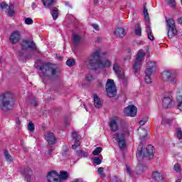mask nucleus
<instances>
[{
    "instance_id": "a211bd4d",
    "label": "nucleus",
    "mask_w": 182,
    "mask_h": 182,
    "mask_svg": "<svg viewBox=\"0 0 182 182\" xmlns=\"http://www.w3.org/2000/svg\"><path fill=\"white\" fill-rule=\"evenodd\" d=\"M117 123H119V117H115L111 119L109 127L112 132H117V130H119V125H117Z\"/></svg>"
},
{
    "instance_id": "ddd939ff",
    "label": "nucleus",
    "mask_w": 182,
    "mask_h": 182,
    "mask_svg": "<svg viewBox=\"0 0 182 182\" xmlns=\"http://www.w3.org/2000/svg\"><path fill=\"white\" fill-rule=\"evenodd\" d=\"M9 41L13 45H15L21 41V31H13L10 36H9Z\"/></svg>"
},
{
    "instance_id": "c03bdc74",
    "label": "nucleus",
    "mask_w": 182,
    "mask_h": 182,
    "mask_svg": "<svg viewBox=\"0 0 182 182\" xmlns=\"http://www.w3.org/2000/svg\"><path fill=\"white\" fill-rule=\"evenodd\" d=\"M1 9H9V6L5 2H2L0 5Z\"/></svg>"
},
{
    "instance_id": "3c124183",
    "label": "nucleus",
    "mask_w": 182,
    "mask_h": 182,
    "mask_svg": "<svg viewBox=\"0 0 182 182\" xmlns=\"http://www.w3.org/2000/svg\"><path fill=\"white\" fill-rule=\"evenodd\" d=\"M92 26L95 29V31L99 29V26L97 24H92Z\"/></svg>"
},
{
    "instance_id": "a878e982",
    "label": "nucleus",
    "mask_w": 182,
    "mask_h": 182,
    "mask_svg": "<svg viewBox=\"0 0 182 182\" xmlns=\"http://www.w3.org/2000/svg\"><path fill=\"white\" fill-rule=\"evenodd\" d=\"M146 33H148V38L150 41H154V36H153V32L151 31V26L150 24L146 25Z\"/></svg>"
},
{
    "instance_id": "e2e57ef3",
    "label": "nucleus",
    "mask_w": 182,
    "mask_h": 182,
    "mask_svg": "<svg viewBox=\"0 0 182 182\" xmlns=\"http://www.w3.org/2000/svg\"><path fill=\"white\" fill-rule=\"evenodd\" d=\"M178 22H179L180 23H182V17L180 18H178Z\"/></svg>"
},
{
    "instance_id": "bf43d9fd",
    "label": "nucleus",
    "mask_w": 182,
    "mask_h": 182,
    "mask_svg": "<svg viewBox=\"0 0 182 182\" xmlns=\"http://www.w3.org/2000/svg\"><path fill=\"white\" fill-rule=\"evenodd\" d=\"M98 86H99L100 87H103V83L99 82V83H98Z\"/></svg>"
},
{
    "instance_id": "412c9836",
    "label": "nucleus",
    "mask_w": 182,
    "mask_h": 182,
    "mask_svg": "<svg viewBox=\"0 0 182 182\" xmlns=\"http://www.w3.org/2000/svg\"><path fill=\"white\" fill-rule=\"evenodd\" d=\"M117 38H124L126 36V31L123 28H118L114 31Z\"/></svg>"
},
{
    "instance_id": "c756f323",
    "label": "nucleus",
    "mask_w": 182,
    "mask_h": 182,
    "mask_svg": "<svg viewBox=\"0 0 182 182\" xmlns=\"http://www.w3.org/2000/svg\"><path fill=\"white\" fill-rule=\"evenodd\" d=\"M62 154L63 157H69L70 156V152H69V149H68L66 145L63 146Z\"/></svg>"
},
{
    "instance_id": "f257e3e1",
    "label": "nucleus",
    "mask_w": 182,
    "mask_h": 182,
    "mask_svg": "<svg viewBox=\"0 0 182 182\" xmlns=\"http://www.w3.org/2000/svg\"><path fill=\"white\" fill-rule=\"evenodd\" d=\"M15 105V97L11 92H7L0 95V108L4 112H8Z\"/></svg>"
},
{
    "instance_id": "338daca9",
    "label": "nucleus",
    "mask_w": 182,
    "mask_h": 182,
    "mask_svg": "<svg viewBox=\"0 0 182 182\" xmlns=\"http://www.w3.org/2000/svg\"><path fill=\"white\" fill-rule=\"evenodd\" d=\"M176 182H181V180L179 178Z\"/></svg>"
},
{
    "instance_id": "79ce46f5",
    "label": "nucleus",
    "mask_w": 182,
    "mask_h": 182,
    "mask_svg": "<svg viewBox=\"0 0 182 182\" xmlns=\"http://www.w3.org/2000/svg\"><path fill=\"white\" fill-rule=\"evenodd\" d=\"M173 170H175L176 173H180V171H181V167L180 166V164H176L173 166Z\"/></svg>"
},
{
    "instance_id": "4d7b16f0",
    "label": "nucleus",
    "mask_w": 182,
    "mask_h": 182,
    "mask_svg": "<svg viewBox=\"0 0 182 182\" xmlns=\"http://www.w3.org/2000/svg\"><path fill=\"white\" fill-rule=\"evenodd\" d=\"M65 5H66V6H70V7L72 6H70V4L68 1L65 2Z\"/></svg>"
},
{
    "instance_id": "49530a36",
    "label": "nucleus",
    "mask_w": 182,
    "mask_h": 182,
    "mask_svg": "<svg viewBox=\"0 0 182 182\" xmlns=\"http://www.w3.org/2000/svg\"><path fill=\"white\" fill-rule=\"evenodd\" d=\"M94 162L95 164H102V160L99 157L94 158Z\"/></svg>"
},
{
    "instance_id": "774afa93",
    "label": "nucleus",
    "mask_w": 182,
    "mask_h": 182,
    "mask_svg": "<svg viewBox=\"0 0 182 182\" xmlns=\"http://www.w3.org/2000/svg\"><path fill=\"white\" fill-rule=\"evenodd\" d=\"M95 4H97V0H94Z\"/></svg>"
},
{
    "instance_id": "aec40b11",
    "label": "nucleus",
    "mask_w": 182,
    "mask_h": 182,
    "mask_svg": "<svg viewBox=\"0 0 182 182\" xmlns=\"http://www.w3.org/2000/svg\"><path fill=\"white\" fill-rule=\"evenodd\" d=\"M45 139L48 144H55L56 143V137L52 132H48L45 135Z\"/></svg>"
},
{
    "instance_id": "f8f14e48",
    "label": "nucleus",
    "mask_w": 182,
    "mask_h": 182,
    "mask_svg": "<svg viewBox=\"0 0 182 182\" xmlns=\"http://www.w3.org/2000/svg\"><path fill=\"white\" fill-rule=\"evenodd\" d=\"M21 46L22 50H28V49L36 50V45H35V43L31 40H23L21 43Z\"/></svg>"
},
{
    "instance_id": "a18cd8bd",
    "label": "nucleus",
    "mask_w": 182,
    "mask_h": 182,
    "mask_svg": "<svg viewBox=\"0 0 182 182\" xmlns=\"http://www.w3.org/2000/svg\"><path fill=\"white\" fill-rule=\"evenodd\" d=\"M170 6H176V0H166Z\"/></svg>"
},
{
    "instance_id": "4be33fe9",
    "label": "nucleus",
    "mask_w": 182,
    "mask_h": 182,
    "mask_svg": "<svg viewBox=\"0 0 182 182\" xmlns=\"http://www.w3.org/2000/svg\"><path fill=\"white\" fill-rule=\"evenodd\" d=\"M23 174L27 181H31V177H32V169L31 168H26Z\"/></svg>"
},
{
    "instance_id": "473e14b6",
    "label": "nucleus",
    "mask_w": 182,
    "mask_h": 182,
    "mask_svg": "<svg viewBox=\"0 0 182 182\" xmlns=\"http://www.w3.org/2000/svg\"><path fill=\"white\" fill-rule=\"evenodd\" d=\"M144 15L145 16V19L146 22H148V24L150 23V17L149 16V12L147 11V8H146V6H144Z\"/></svg>"
},
{
    "instance_id": "b1692460",
    "label": "nucleus",
    "mask_w": 182,
    "mask_h": 182,
    "mask_svg": "<svg viewBox=\"0 0 182 182\" xmlns=\"http://www.w3.org/2000/svg\"><path fill=\"white\" fill-rule=\"evenodd\" d=\"M94 105L97 109H100V107L102 106V101L96 94L94 95Z\"/></svg>"
},
{
    "instance_id": "f704fd0d",
    "label": "nucleus",
    "mask_w": 182,
    "mask_h": 182,
    "mask_svg": "<svg viewBox=\"0 0 182 182\" xmlns=\"http://www.w3.org/2000/svg\"><path fill=\"white\" fill-rule=\"evenodd\" d=\"M28 131L31 132V133H33V132H35V124H33V122H32V121H30L28 122Z\"/></svg>"
},
{
    "instance_id": "6e6d98bb",
    "label": "nucleus",
    "mask_w": 182,
    "mask_h": 182,
    "mask_svg": "<svg viewBox=\"0 0 182 182\" xmlns=\"http://www.w3.org/2000/svg\"><path fill=\"white\" fill-rule=\"evenodd\" d=\"M137 170H143V166L141 165L138 166Z\"/></svg>"
},
{
    "instance_id": "7c9ffc66",
    "label": "nucleus",
    "mask_w": 182,
    "mask_h": 182,
    "mask_svg": "<svg viewBox=\"0 0 182 182\" xmlns=\"http://www.w3.org/2000/svg\"><path fill=\"white\" fill-rule=\"evenodd\" d=\"M72 39L74 45H79L80 43V36L77 34H73Z\"/></svg>"
},
{
    "instance_id": "39448f33",
    "label": "nucleus",
    "mask_w": 182,
    "mask_h": 182,
    "mask_svg": "<svg viewBox=\"0 0 182 182\" xmlns=\"http://www.w3.org/2000/svg\"><path fill=\"white\" fill-rule=\"evenodd\" d=\"M69 177V174L66 171L60 172V175L55 171H52L47 175L48 182H60L62 180H66Z\"/></svg>"
},
{
    "instance_id": "69168bd1",
    "label": "nucleus",
    "mask_w": 182,
    "mask_h": 182,
    "mask_svg": "<svg viewBox=\"0 0 182 182\" xmlns=\"http://www.w3.org/2000/svg\"><path fill=\"white\" fill-rule=\"evenodd\" d=\"M83 106H84L85 110L87 112V107H86V105H83Z\"/></svg>"
},
{
    "instance_id": "cd10ccee",
    "label": "nucleus",
    "mask_w": 182,
    "mask_h": 182,
    "mask_svg": "<svg viewBox=\"0 0 182 182\" xmlns=\"http://www.w3.org/2000/svg\"><path fill=\"white\" fill-rule=\"evenodd\" d=\"M110 66H112L110 61L106 60L105 62H102V60H100L98 68H110Z\"/></svg>"
},
{
    "instance_id": "052dcab7",
    "label": "nucleus",
    "mask_w": 182,
    "mask_h": 182,
    "mask_svg": "<svg viewBox=\"0 0 182 182\" xmlns=\"http://www.w3.org/2000/svg\"><path fill=\"white\" fill-rule=\"evenodd\" d=\"M107 52H104L102 53V56H107Z\"/></svg>"
},
{
    "instance_id": "58836bf2",
    "label": "nucleus",
    "mask_w": 182,
    "mask_h": 182,
    "mask_svg": "<svg viewBox=\"0 0 182 182\" xmlns=\"http://www.w3.org/2000/svg\"><path fill=\"white\" fill-rule=\"evenodd\" d=\"M102 152V148L101 147H97L93 151L92 154L93 156H97L99 154Z\"/></svg>"
},
{
    "instance_id": "9d476101",
    "label": "nucleus",
    "mask_w": 182,
    "mask_h": 182,
    "mask_svg": "<svg viewBox=\"0 0 182 182\" xmlns=\"http://www.w3.org/2000/svg\"><path fill=\"white\" fill-rule=\"evenodd\" d=\"M144 56H146V53H144L143 50H139L136 55L135 63L133 65V69L135 73H137L140 68H141V65H142V62Z\"/></svg>"
},
{
    "instance_id": "6ab92c4d",
    "label": "nucleus",
    "mask_w": 182,
    "mask_h": 182,
    "mask_svg": "<svg viewBox=\"0 0 182 182\" xmlns=\"http://www.w3.org/2000/svg\"><path fill=\"white\" fill-rule=\"evenodd\" d=\"M162 106L164 109H170L173 106V99L168 97H164L162 100Z\"/></svg>"
},
{
    "instance_id": "37998d69",
    "label": "nucleus",
    "mask_w": 182,
    "mask_h": 182,
    "mask_svg": "<svg viewBox=\"0 0 182 182\" xmlns=\"http://www.w3.org/2000/svg\"><path fill=\"white\" fill-rule=\"evenodd\" d=\"M25 23L26 25H32L33 23V20L31 18H27L25 19Z\"/></svg>"
},
{
    "instance_id": "dca6fc26",
    "label": "nucleus",
    "mask_w": 182,
    "mask_h": 182,
    "mask_svg": "<svg viewBox=\"0 0 182 182\" xmlns=\"http://www.w3.org/2000/svg\"><path fill=\"white\" fill-rule=\"evenodd\" d=\"M113 70L117 75L119 79H124V75H123V71L122 70V67L117 61H115L113 65Z\"/></svg>"
},
{
    "instance_id": "2f4dec72",
    "label": "nucleus",
    "mask_w": 182,
    "mask_h": 182,
    "mask_svg": "<svg viewBox=\"0 0 182 182\" xmlns=\"http://www.w3.org/2000/svg\"><path fill=\"white\" fill-rule=\"evenodd\" d=\"M4 154L5 159L7 161H9L10 163H12V161H14V159L12 158V156H11V154H9L8 151H4Z\"/></svg>"
},
{
    "instance_id": "a19ab883",
    "label": "nucleus",
    "mask_w": 182,
    "mask_h": 182,
    "mask_svg": "<svg viewBox=\"0 0 182 182\" xmlns=\"http://www.w3.org/2000/svg\"><path fill=\"white\" fill-rule=\"evenodd\" d=\"M75 63V61L73 60V59H68L67 61H66V65L67 66H74Z\"/></svg>"
},
{
    "instance_id": "6e6552de",
    "label": "nucleus",
    "mask_w": 182,
    "mask_h": 182,
    "mask_svg": "<svg viewBox=\"0 0 182 182\" xmlns=\"http://www.w3.org/2000/svg\"><path fill=\"white\" fill-rule=\"evenodd\" d=\"M166 29L168 31V37L171 38L177 35V28H176V23L173 18H166Z\"/></svg>"
},
{
    "instance_id": "bb28decb",
    "label": "nucleus",
    "mask_w": 182,
    "mask_h": 182,
    "mask_svg": "<svg viewBox=\"0 0 182 182\" xmlns=\"http://www.w3.org/2000/svg\"><path fill=\"white\" fill-rule=\"evenodd\" d=\"M76 154L77 157H80V159H86L89 156V154L87 152H85L81 149L76 151Z\"/></svg>"
},
{
    "instance_id": "13d9d810",
    "label": "nucleus",
    "mask_w": 182,
    "mask_h": 182,
    "mask_svg": "<svg viewBox=\"0 0 182 182\" xmlns=\"http://www.w3.org/2000/svg\"><path fill=\"white\" fill-rule=\"evenodd\" d=\"M73 182H83L81 179H76Z\"/></svg>"
},
{
    "instance_id": "864d4df0",
    "label": "nucleus",
    "mask_w": 182,
    "mask_h": 182,
    "mask_svg": "<svg viewBox=\"0 0 182 182\" xmlns=\"http://www.w3.org/2000/svg\"><path fill=\"white\" fill-rule=\"evenodd\" d=\"M31 105L33 106H38V102H36V100H34L31 102Z\"/></svg>"
},
{
    "instance_id": "423d86ee",
    "label": "nucleus",
    "mask_w": 182,
    "mask_h": 182,
    "mask_svg": "<svg viewBox=\"0 0 182 182\" xmlns=\"http://www.w3.org/2000/svg\"><path fill=\"white\" fill-rule=\"evenodd\" d=\"M177 75L178 73L176 70H168L163 72V77L168 79L171 85H177L178 83Z\"/></svg>"
},
{
    "instance_id": "09e8293b",
    "label": "nucleus",
    "mask_w": 182,
    "mask_h": 182,
    "mask_svg": "<svg viewBox=\"0 0 182 182\" xmlns=\"http://www.w3.org/2000/svg\"><path fill=\"white\" fill-rule=\"evenodd\" d=\"M103 171H104L103 167L98 168V170H97L98 174H100V176L103 175Z\"/></svg>"
},
{
    "instance_id": "ea45409f",
    "label": "nucleus",
    "mask_w": 182,
    "mask_h": 182,
    "mask_svg": "<svg viewBox=\"0 0 182 182\" xmlns=\"http://www.w3.org/2000/svg\"><path fill=\"white\" fill-rule=\"evenodd\" d=\"M147 120H149V118L147 117H144L142 118V120L139 121L140 126H144L147 123Z\"/></svg>"
},
{
    "instance_id": "4468645a",
    "label": "nucleus",
    "mask_w": 182,
    "mask_h": 182,
    "mask_svg": "<svg viewBox=\"0 0 182 182\" xmlns=\"http://www.w3.org/2000/svg\"><path fill=\"white\" fill-rule=\"evenodd\" d=\"M125 116H130L134 117L137 114V108L134 105H129L124 109Z\"/></svg>"
},
{
    "instance_id": "1a4fd4ad",
    "label": "nucleus",
    "mask_w": 182,
    "mask_h": 182,
    "mask_svg": "<svg viewBox=\"0 0 182 182\" xmlns=\"http://www.w3.org/2000/svg\"><path fill=\"white\" fill-rule=\"evenodd\" d=\"M156 69V62L154 61H148L147 62V68L145 70V82L148 85L151 83V75L153 71Z\"/></svg>"
},
{
    "instance_id": "c9c22d12",
    "label": "nucleus",
    "mask_w": 182,
    "mask_h": 182,
    "mask_svg": "<svg viewBox=\"0 0 182 182\" xmlns=\"http://www.w3.org/2000/svg\"><path fill=\"white\" fill-rule=\"evenodd\" d=\"M135 34L137 36H141V27H140L139 25L135 26Z\"/></svg>"
},
{
    "instance_id": "393cba45",
    "label": "nucleus",
    "mask_w": 182,
    "mask_h": 182,
    "mask_svg": "<svg viewBox=\"0 0 182 182\" xmlns=\"http://www.w3.org/2000/svg\"><path fill=\"white\" fill-rule=\"evenodd\" d=\"M50 14L53 16V19L56 21L59 16V9H58L56 7H54L53 9H50Z\"/></svg>"
},
{
    "instance_id": "f03ea898",
    "label": "nucleus",
    "mask_w": 182,
    "mask_h": 182,
    "mask_svg": "<svg viewBox=\"0 0 182 182\" xmlns=\"http://www.w3.org/2000/svg\"><path fill=\"white\" fill-rule=\"evenodd\" d=\"M100 53L102 50L98 48L92 52L85 60V65L90 69H98L100 63Z\"/></svg>"
},
{
    "instance_id": "680f3d73",
    "label": "nucleus",
    "mask_w": 182,
    "mask_h": 182,
    "mask_svg": "<svg viewBox=\"0 0 182 182\" xmlns=\"http://www.w3.org/2000/svg\"><path fill=\"white\" fill-rule=\"evenodd\" d=\"M32 8H35V6H36V4L35 3H33L32 5H31Z\"/></svg>"
},
{
    "instance_id": "72a5a7b5",
    "label": "nucleus",
    "mask_w": 182,
    "mask_h": 182,
    "mask_svg": "<svg viewBox=\"0 0 182 182\" xmlns=\"http://www.w3.org/2000/svg\"><path fill=\"white\" fill-rule=\"evenodd\" d=\"M14 5L10 4L8 9V15L9 16H13L15 14V11H14Z\"/></svg>"
},
{
    "instance_id": "603ef678",
    "label": "nucleus",
    "mask_w": 182,
    "mask_h": 182,
    "mask_svg": "<svg viewBox=\"0 0 182 182\" xmlns=\"http://www.w3.org/2000/svg\"><path fill=\"white\" fill-rule=\"evenodd\" d=\"M127 172L128 173V174H132V171H130V167L129 166L127 165Z\"/></svg>"
},
{
    "instance_id": "0e129e2a",
    "label": "nucleus",
    "mask_w": 182,
    "mask_h": 182,
    "mask_svg": "<svg viewBox=\"0 0 182 182\" xmlns=\"http://www.w3.org/2000/svg\"><path fill=\"white\" fill-rule=\"evenodd\" d=\"M56 58H57V59H60V56H59V55H56Z\"/></svg>"
},
{
    "instance_id": "0eeeda50",
    "label": "nucleus",
    "mask_w": 182,
    "mask_h": 182,
    "mask_svg": "<svg viewBox=\"0 0 182 182\" xmlns=\"http://www.w3.org/2000/svg\"><path fill=\"white\" fill-rule=\"evenodd\" d=\"M105 90L108 97H114L117 90L116 89V84H114V80L112 79H107L105 85Z\"/></svg>"
},
{
    "instance_id": "5fc2aeb1",
    "label": "nucleus",
    "mask_w": 182,
    "mask_h": 182,
    "mask_svg": "<svg viewBox=\"0 0 182 182\" xmlns=\"http://www.w3.org/2000/svg\"><path fill=\"white\" fill-rule=\"evenodd\" d=\"M162 123L165 124V123H170V119H163Z\"/></svg>"
},
{
    "instance_id": "9b49d317",
    "label": "nucleus",
    "mask_w": 182,
    "mask_h": 182,
    "mask_svg": "<svg viewBox=\"0 0 182 182\" xmlns=\"http://www.w3.org/2000/svg\"><path fill=\"white\" fill-rule=\"evenodd\" d=\"M113 139L118 143L119 147L124 149L126 147V139L124 138V134L116 133L113 135Z\"/></svg>"
},
{
    "instance_id": "e433bc0d",
    "label": "nucleus",
    "mask_w": 182,
    "mask_h": 182,
    "mask_svg": "<svg viewBox=\"0 0 182 182\" xmlns=\"http://www.w3.org/2000/svg\"><path fill=\"white\" fill-rule=\"evenodd\" d=\"M55 150L53 146H48V150L46 151L45 154L47 157H50V155L52 154V152Z\"/></svg>"
},
{
    "instance_id": "4c0bfd02",
    "label": "nucleus",
    "mask_w": 182,
    "mask_h": 182,
    "mask_svg": "<svg viewBox=\"0 0 182 182\" xmlns=\"http://www.w3.org/2000/svg\"><path fill=\"white\" fill-rule=\"evenodd\" d=\"M176 137L179 139V140H182V131L181 128H178L176 129Z\"/></svg>"
},
{
    "instance_id": "20e7f679",
    "label": "nucleus",
    "mask_w": 182,
    "mask_h": 182,
    "mask_svg": "<svg viewBox=\"0 0 182 182\" xmlns=\"http://www.w3.org/2000/svg\"><path fill=\"white\" fill-rule=\"evenodd\" d=\"M143 157H148V159H153L154 157V146L149 145L146 147V151L143 154V144H140L137 147L136 158L138 160H141Z\"/></svg>"
},
{
    "instance_id": "5701e85b",
    "label": "nucleus",
    "mask_w": 182,
    "mask_h": 182,
    "mask_svg": "<svg viewBox=\"0 0 182 182\" xmlns=\"http://www.w3.org/2000/svg\"><path fill=\"white\" fill-rule=\"evenodd\" d=\"M138 130H139V137L141 141L147 139V131L145 129L139 128Z\"/></svg>"
},
{
    "instance_id": "2eb2a0df",
    "label": "nucleus",
    "mask_w": 182,
    "mask_h": 182,
    "mask_svg": "<svg viewBox=\"0 0 182 182\" xmlns=\"http://www.w3.org/2000/svg\"><path fill=\"white\" fill-rule=\"evenodd\" d=\"M72 136L73 139L75 141V144L72 145V149L73 150H76V149L80 146L82 136H80V135H79V134L76 132H73Z\"/></svg>"
},
{
    "instance_id": "8fccbe9b",
    "label": "nucleus",
    "mask_w": 182,
    "mask_h": 182,
    "mask_svg": "<svg viewBox=\"0 0 182 182\" xmlns=\"http://www.w3.org/2000/svg\"><path fill=\"white\" fill-rule=\"evenodd\" d=\"M16 123L18 126V127H21V120L19 119V118L16 119Z\"/></svg>"
},
{
    "instance_id": "c85d7f7f",
    "label": "nucleus",
    "mask_w": 182,
    "mask_h": 182,
    "mask_svg": "<svg viewBox=\"0 0 182 182\" xmlns=\"http://www.w3.org/2000/svg\"><path fill=\"white\" fill-rule=\"evenodd\" d=\"M43 5L46 6V8H52L53 5V2H55L54 0H42Z\"/></svg>"
},
{
    "instance_id": "7ed1b4c3",
    "label": "nucleus",
    "mask_w": 182,
    "mask_h": 182,
    "mask_svg": "<svg viewBox=\"0 0 182 182\" xmlns=\"http://www.w3.org/2000/svg\"><path fill=\"white\" fill-rule=\"evenodd\" d=\"M39 70L41 72V76H44V77H50V76H55L59 73V70H58L56 65L50 63H43L40 66Z\"/></svg>"
},
{
    "instance_id": "de8ad7c7",
    "label": "nucleus",
    "mask_w": 182,
    "mask_h": 182,
    "mask_svg": "<svg viewBox=\"0 0 182 182\" xmlns=\"http://www.w3.org/2000/svg\"><path fill=\"white\" fill-rule=\"evenodd\" d=\"M86 80L87 82H92V80H93V75H92V74H87L86 76Z\"/></svg>"
},
{
    "instance_id": "f3484780",
    "label": "nucleus",
    "mask_w": 182,
    "mask_h": 182,
    "mask_svg": "<svg viewBox=\"0 0 182 182\" xmlns=\"http://www.w3.org/2000/svg\"><path fill=\"white\" fill-rule=\"evenodd\" d=\"M152 178L154 182H164V173L160 171H154L152 173Z\"/></svg>"
}]
</instances>
